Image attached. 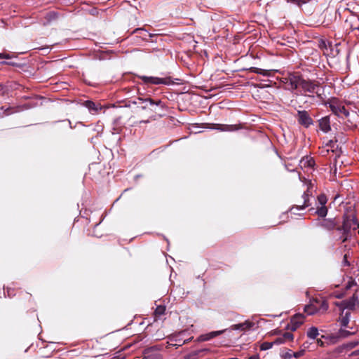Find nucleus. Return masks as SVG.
<instances>
[{"label":"nucleus","instance_id":"obj_41","mask_svg":"<svg viewBox=\"0 0 359 359\" xmlns=\"http://www.w3.org/2000/svg\"><path fill=\"white\" fill-rule=\"evenodd\" d=\"M13 57V55L8 53H0V59H11Z\"/></svg>","mask_w":359,"mask_h":359},{"label":"nucleus","instance_id":"obj_21","mask_svg":"<svg viewBox=\"0 0 359 359\" xmlns=\"http://www.w3.org/2000/svg\"><path fill=\"white\" fill-rule=\"evenodd\" d=\"M350 316H351L350 311H345L341 310V313L339 318V322L341 327H347V325L349 323Z\"/></svg>","mask_w":359,"mask_h":359},{"label":"nucleus","instance_id":"obj_8","mask_svg":"<svg viewBox=\"0 0 359 359\" xmlns=\"http://www.w3.org/2000/svg\"><path fill=\"white\" fill-rule=\"evenodd\" d=\"M303 79H304L299 75L290 74L288 77L286 79V83L290 86V90H295L298 87H301Z\"/></svg>","mask_w":359,"mask_h":359},{"label":"nucleus","instance_id":"obj_16","mask_svg":"<svg viewBox=\"0 0 359 359\" xmlns=\"http://www.w3.org/2000/svg\"><path fill=\"white\" fill-rule=\"evenodd\" d=\"M82 104L87 108L88 111L92 114H96L102 109L100 104H96L92 100H86Z\"/></svg>","mask_w":359,"mask_h":359},{"label":"nucleus","instance_id":"obj_26","mask_svg":"<svg viewBox=\"0 0 359 359\" xmlns=\"http://www.w3.org/2000/svg\"><path fill=\"white\" fill-rule=\"evenodd\" d=\"M316 213L320 217H325L327 214V208L325 205L317 208Z\"/></svg>","mask_w":359,"mask_h":359},{"label":"nucleus","instance_id":"obj_6","mask_svg":"<svg viewBox=\"0 0 359 359\" xmlns=\"http://www.w3.org/2000/svg\"><path fill=\"white\" fill-rule=\"evenodd\" d=\"M296 118L298 123L306 128H309L314 123V121L311 117L309 111L306 110H298Z\"/></svg>","mask_w":359,"mask_h":359},{"label":"nucleus","instance_id":"obj_30","mask_svg":"<svg viewBox=\"0 0 359 359\" xmlns=\"http://www.w3.org/2000/svg\"><path fill=\"white\" fill-rule=\"evenodd\" d=\"M318 202L322 206L325 205L327 202V198L326 196L323 194H320L318 196Z\"/></svg>","mask_w":359,"mask_h":359},{"label":"nucleus","instance_id":"obj_31","mask_svg":"<svg viewBox=\"0 0 359 359\" xmlns=\"http://www.w3.org/2000/svg\"><path fill=\"white\" fill-rule=\"evenodd\" d=\"M165 306H158L155 309V315L156 316H160L165 313Z\"/></svg>","mask_w":359,"mask_h":359},{"label":"nucleus","instance_id":"obj_48","mask_svg":"<svg viewBox=\"0 0 359 359\" xmlns=\"http://www.w3.org/2000/svg\"><path fill=\"white\" fill-rule=\"evenodd\" d=\"M142 122H143V123H148V122H149V121H143Z\"/></svg>","mask_w":359,"mask_h":359},{"label":"nucleus","instance_id":"obj_39","mask_svg":"<svg viewBox=\"0 0 359 359\" xmlns=\"http://www.w3.org/2000/svg\"><path fill=\"white\" fill-rule=\"evenodd\" d=\"M342 265L344 266H349L350 262L348 261V255L345 254L344 255L343 261H342Z\"/></svg>","mask_w":359,"mask_h":359},{"label":"nucleus","instance_id":"obj_5","mask_svg":"<svg viewBox=\"0 0 359 359\" xmlns=\"http://www.w3.org/2000/svg\"><path fill=\"white\" fill-rule=\"evenodd\" d=\"M332 112L338 117H348L349 116L348 110L345 106L337 99H332L327 103Z\"/></svg>","mask_w":359,"mask_h":359},{"label":"nucleus","instance_id":"obj_19","mask_svg":"<svg viewBox=\"0 0 359 359\" xmlns=\"http://www.w3.org/2000/svg\"><path fill=\"white\" fill-rule=\"evenodd\" d=\"M302 168H313L315 165V161L313 157L306 156L299 162Z\"/></svg>","mask_w":359,"mask_h":359},{"label":"nucleus","instance_id":"obj_35","mask_svg":"<svg viewBox=\"0 0 359 359\" xmlns=\"http://www.w3.org/2000/svg\"><path fill=\"white\" fill-rule=\"evenodd\" d=\"M342 231V236L340 237V239L341 240L342 243H344L351 238V233H346L344 231Z\"/></svg>","mask_w":359,"mask_h":359},{"label":"nucleus","instance_id":"obj_29","mask_svg":"<svg viewBox=\"0 0 359 359\" xmlns=\"http://www.w3.org/2000/svg\"><path fill=\"white\" fill-rule=\"evenodd\" d=\"M273 342L264 341L260 345L261 351H266L271 348L273 346Z\"/></svg>","mask_w":359,"mask_h":359},{"label":"nucleus","instance_id":"obj_38","mask_svg":"<svg viewBox=\"0 0 359 359\" xmlns=\"http://www.w3.org/2000/svg\"><path fill=\"white\" fill-rule=\"evenodd\" d=\"M88 13L93 16H97L99 13V11L97 8L93 7L88 11Z\"/></svg>","mask_w":359,"mask_h":359},{"label":"nucleus","instance_id":"obj_3","mask_svg":"<svg viewBox=\"0 0 359 359\" xmlns=\"http://www.w3.org/2000/svg\"><path fill=\"white\" fill-rule=\"evenodd\" d=\"M301 88L304 93H309V96L313 97L314 94L320 95L321 88L318 81L304 79L302 81Z\"/></svg>","mask_w":359,"mask_h":359},{"label":"nucleus","instance_id":"obj_23","mask_svg":"<svg viewBox=\"0 0 359 359\" xmlns=\"http://www.w3.org/2000/svg\"><path fill=\"white\" fill-rule=\"evenodd\" d=\"M248 71L253 73H256L257 74L262 75L264 76H270L271 75V72L266 69H260L255 67H251L247 69Z\"/></svg>","mask_w":359,"mask_h":359},{"label":"nucleus","instance_id":"obj_36","mask_svg":"<svg viewBox=\"0 0 359 359\" xmlns=\"http://www.w3.org/2000/svg\"><path fill=\"white\" fill-rule=\"evenodd\" d=\"M273 342L274 345H280L285 343L282 335L277 337Z\"/></svg>","mask_w":359,"mask_h":359},{"label":"nucleus","instance_id":"obj_22","mask_svg":"<svg viewBox=\"0 0 359 359\" xmlns=\"http://www.w3.org/2000/svg\"><path fill=\"white\" fill-rule=\"evenodd\" d=\"M337 225L334 219H325L321 223L320 226L327 231L333 230Z\"/></svg>","mask_w":359,"mask_h":359},{"label":"nucleus","instance_id":"obj_9","mask_svg":"<svg viewBox=\"0 0 359 359\" xmlns=\"http://www.w3.org/2000/svg\"><path fill=\"white\" fill-rule=\"evenodd\" d=\"M133 33L135 34L137 36L142 40L151 42H154L153 38L158 36V34L149 33L144 28H136Z\"/></svg>","mask_w":359,"mask_h":359},{"label":"nucleus","instance_id":"obj_25","mask_svg":"<svg viewBox=\"0 0 359 359\" xmlns=\"http://www.w3.org/2000/svg\"><path fill=\"white\" fill-rule=\"evenodd\" d=\"M318 334H319V332H318V328L316 327H313V326L310 327L306 332L307 337L311 339H316V337L318 336Z\"/></svg>","mask_w":359,"mask_h":359},{"label":"nucleus","instance_id":"obj_15","mask_svg":"<svg viewBox=\"0 0 359 359\" xmlns=\"http://www.w3.org/2000/svg\"><path fill=\"white\" fill-rule=\"evenodd\" d=\"M304 319V314L297 313L294 316L292 317L290 323L291 327L290 330L292 331H295L301 325L303 324Z\"/></svg>","mask_w":359,"mask_h":359},{"label":"nucleus","instance_id":"obj_2","mask_svg":"<svg viewBox=\"0 0 359 359\" xmlns=\"http://www.w3.org/2000/svg\"><path fill=\"white\" fill-rule=\"evenodd\" d=\"M164 348L163 344H157L147 347L142 352L143 359H162V351Z\"/></svg>","mask_w":359,"mask_h":359},{"label":"nucleus","instance_id":"obj_27","mask_svg":"<svg viewBox=\"0 0 359 359\" xmlns=\"http://www.w3.org/2000/svg\"><path fill=\"white\" fill-rule=\"evenodd\" d=\"M304 312L307 313L308 315H313L316 313L318 310L313 305H305L304 308Z\"/></svg>","mask_w":359,"mask_h":359},{"label":"nucleus","instance_id":"obj_17","mask_svg":"<svg viewBox=\"0 0 359 359\" xmlns=\"http://www.w3.org/2000/svg\"><path fill=\"white\" fill-rule=\"evenodd\" d=\"M186 334L187 331H181L177 334H172L171 340L175 341L177 343L176 345L181 346L189 340V339H186L184 337Z\"/></svg>","mask_w":359,"mask_h":359},{"label":"nucleus","instance_id":"obj_28","mask_svg":"<svg viewBox=\"0 0 359 359\" xmlns=\"http://www.w3.org/2000/svg\"><path fill=\"white\" fill-rule=\"evenodd\" d=\"M58 17V14L56 12L51 11L46 14V19L48 22L56 20Z\"/></svg>","mask_w":359,"mask_h":359},{"label":"nucleus","instance_id":"obj_46","mask_svg":"<svg viewBox=\"0 0 359 359\" xmlns=\"http://www.w3.org/2000/svg\"><path fill=\"white\" fill-rule=\"evenodd\" d=\"M352 355H359V349L355 351L354 352H353Z\"/></svg>","mask_w":359,"mask_h":359},{"label":"nucleus","instance_id":"obj_13","mask_svg":"<svg viewBox=\"0 0 359 359\" xmlns=\"http://www.w3.org/2000/svg\"><path fill=\"white\" fill-rule=\"evenodd\" d=\"M150 100V97L142 98L138 97L134 100L131 101V102L135 104L137 108H140L142 110H148L149 104H151Z\"/></svg>","mask_w":359,"mask_h":359},{"label":"nucleus","instance_id":"obj_37","mask_svg":"<svg viewBox=\"0 0 359 359\" xmlns=\"http://www.w3.org/2000/svg\"><path fill=\"white\" fill-rule=\"evenodd\" d=\"M304 353H305V350L302 349L299 351L293 353V357L295 358H299L302 357V355H304Z\"/></svg>","mask_w":359,"mask_h":359},{"label":"nucleus","instance_id":"obj_24","mask_svg":"<svg viewBox=\"0 0 359 359\" xmlns=\"http://www.w3.org/2000/svg\"><path fill=\"white\" fill-rule=\"evenodd\" d=\"M321 338L328 340L329 343L332 344H334L339 341V335H337V334L335 333L327 335H322Z\"/></svg>","mask_w":359,"mask_h":359},{"label":"nucleus","instance_id":"obj_34","mask_svg":"<svg viewBox=\"0 0 359 359\" xmlns=\"http://www.w3.org/2000/svg\"><path fill=\"white\" fill-rule=\"evenodd\" d=\"M280 356L283 359H291L293 357V353L291 350L288 349L285 353H281Z\"/></svg>","mask_w":359,"mask_h":359},{"label":"nucleus","instance_id":"obj_11","mask_svg":"<svg viewBox=\"0 0 359 359\" xmlns=\"http://www.w3.org/2000/svg\"><path fill=\"white\" fill-rule=\"evenodd\" d=\"M309 189H307V191H304V194H302V198L304 200V203L302 205H294L290 209V212L293 214H297L296 213V210L297 211H299V210H304L306 208L310 206L311 205V203H310V198H309Z\"/></svg>","mask_w":359,"mask_h":359},{"label":"nucleus","instance_id":"obj_42","mask_svg":"<svg viewBox=\"0 0 359 359\" xmlns=\"http://www.w3.org/2000/svg\"><path fill=\"white\" fill-rule=\"evenodd\" d=\"M6 292H7V297H12L13 296L15 295V294L13 292V290L11 289V288L8 287ZM4 296L6 297L5 292H4Z\"/></svg>","mask_w":359,"mask_h":359},{"label":"nucleus","instance_id":"obj_40","mask_svg":"<svg viewBox=\"0 0 359 359\" xmlns=\"http://www.w3.org/2000/svg\"><path fill=\"white\" fill-rule=\"evenodd\" d=\"M328 308H329V306H328L327 302L326 301H323L320 304V309H321L323 311H325L328 309Z\"/></svg>","mask_w":359,"mask_h":359},{"label":"nucleus","instance_id":"obj_43","mask_svg":"<svg viewBox=\"0 0 359 359\" xmlns=\"http://www.w3.org/2000/svg\"><path fill=\"white\" fill-rule=\"evenodd\" d=\"M205 350H197V351H192L191 353H190V357H196L198 356L201 353H202L203 351H204Z\"/></svg>","mask_w":359,"mask_h":359},{"label":"nucleus","instance_id":"obj_44","mask_svg":"<svg viewBox=\"0 0 359 359\" xmlns=\"http://www.w3.org/2000/svg\"><path fill=\"white\" fill-rule=\"evenodd\" d=\"M322 339L323 338L317 339V344L321 347L325 346L324 341L322 340Z\"/></svg>","mask_w":359,"mask_h":359},{"label":"nucleus","instance_id":"obj_12","mask_svg":"<svg viewBox=\"0 0 359 359\" xmlns=\"http://www.w3.org/2000/svg\"><path fill=\"white\" fill-rule=\"evenodd\" d=\"M255 323L250 320H245V322L241 323L232 325L229 329L231 330L245 331L248 330L252 329L255 327Z\"/></svg>","mask_w":359,"mask_h":359},{"label":"nucleus","instance_id":"obj_14","mask_svg":"<svg viewBox=\"0 0 359 359\" xmlns=\"http://www.w3.org/2000/svg\"><path fill=\"white\" fill-rule=\"evenodd\" d=\"M318 126L320 130L324 133H327L331 130L330 117L325 116L318 120Z\"/></svg>","mask_w":359,"mask_h":359},{"label":"nucleus","instance_id":"obj_18","mask_svg":"<svg viewBox=\"0 0 359 359\" xmlns=\"http://www.w3.org/2000/svg\"><path fill=\"white\" fill-rule=\"evenodd\" d=\"M226 330H218V331H212L206 334H201L198 337V340L201 341H209L212 338H215L224 332H225Z\"/></svg>","mask_w":359,"mask_h":359},{"label":"nucleus","instance_id":"obj_47","mask_svg":"<svg viewBox=\"0 0 359 359\" xmlns=\"http://www.w3.org/2000/svg\"><path fill=\"white\" fill-rule=\"evenodd\" d=\"M298 177H299V180H300V181H302V182H303V181H304V180H303V179H302V177H301V174H300L299 172H298Z\"/></svg>","mask_w":359,"mask_h":359},{"label":"nucleus","instance_id":"obj_1","mask_svg":"<svg viewBox=\"0 0 359 359\" xmlns=\"http://www.w3.org/2000/svg\"><path fill=\"white\" fill-rule=\"evenodd\" d=\"M359 228L358 219L353 214L345 215L344 216L343 225L337 228L339 232L344 231L346 233H351V230L355 231Z\"/></svg>","mask_w":359,"mask_h":359},{"label":"nucleus","instance_id":"obj_20","mask_svg":"<svg viewBox=\"0 0 359 359\" xmlns=\"http://www.w3.org/2000/svg\"><path fill=\"white\" fill-rule=\"evenodd\" d=\"M150 103L151 104H149L148 110H149L152 114L156 113L158 108L162 109L164 108V104L161 100H155L151 98Z\"/></svg>","mask_w":359,"mask_h":359},{"label":"nucleus","instance_id":"obj_4","mask_svg":"<svg viewBox=\"0 0 359 359\" xmlns=\"http://www.w3.org/2000/svg\"><path fill=\"white\" fill-rule=\"evenodd\" d=\"M139 78L144 84L170 86L175 83L170 76L160 78L157 76H140Z\"/></svg>","mask_w":359,"mask_h":359},{"label":"nucleus","instance_id":"obj_49","mask_svg":"<svg viewBox=\"0 0 359 359\" xmlns=\"http://www.w3.org/2000/svg\"><path fill=\"white\" fill-rule=\"evenodd\" d=\"M1 63L2 64H8V62H2Z\"/></svg>","mask_w":359,"mask_h":359},{"label":"nucleus","instance_id":"obj_10","mask_svg":"<svg viewBox=\"0 0 359 359\" xmlns=\"http://www.w3.org/2000/svg\"><path fill=\"white\" fill-rule=\"evenodd\" d=\"M205 128L217 130L220 131H235L238 130L236 125H222L217 123H205Z\"/></svg>","mask_w":359,"mask_h":359},{"label":"nucleus","instance_id":"obj_32","mask_svg":"<svg viewBox=\"0 0 359 359\" xmlns=\"http://www.w3.org/2000/svg\"><path fill=\"white\" fill-rule=\"evenodd\" d=\"M337 334V335H339V339H340L342 337L343 338L347 337L348 336L350 335L351 332L348 330L342 329V327H341L339 330V331Z\"/></svg>","mask_w":359,"mask_h":359},{"label":"nucleus","instance_id":"obj_33","mask_svg":"<svg viewBox=\"0 0 359 359\" xmlns=\"http://www.w3.org/2000/svg\"><path fill=\"white\" fill-rule=\"evenodd\" d=\"M282 337L285 342L292 341L294 338V335L290 332H285Z\"/></svg>","mask_w":359,"mask_h":359},{"label":"nucleus","instance_id":"obj_7","mask_svg":"<svg viewBox=\"0 0 359 359\" xmlns=\"http://www.w3.org/2000/svg\"><path fill=\"white\" fill-rule=\"evenodd\" d=\"M358 304V297L355 294H353L351 297L348 299L343 300L339 306L341 310L345 311L346 309L353 310L355 306Z\"/></svg>","mask_w":359,"mask_h":359},{"label":"nucleus","instance_id":"obj_45","mask_svg":"<svg viewBox=\"0 0 359 359\" xmlns=\"http://www.w3.org/2000/svg\"><path fill=\"white\" fill-rule=\"evenodd\" d=\"M249 359H260L258 355H253L249 358Z\"/></svg>","mask_w":359,"mask_h":359}]
</instances>
